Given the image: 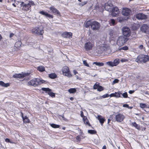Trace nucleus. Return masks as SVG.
Segmentation results:
<instances>
[{
    "mask_svg": "<svg viewBox=\"0 0 149 149\" xmlns=\"http://www.w3.org/2000/svg\"><path fill=\"white\" fill-rule=\"evenodd\" d=\"M123 97L125 98H127L128 97V95L127 92H125L122 94Z\"/></svg>",
    "mask_w": 149,
    "mask_h": 149,
    "instance_id": "a18cd8bd",
    "label": "nucleus"
},
{
    "mask_svg": "<svg viewBox=\"0 0 149 149\" xmlns=\"http://www.w3.org/2000/svg\"><path fill=\"white\" fill-rule=\"evenodd\" d=\"M111 12L112 15L113 17H116L119 13V10L117 7H113Z\"/></svg>",
    "mask_w": 149,
    "mask_h": 149,
    "instance_id": "4468645a",
    "label": "nucleus"
},
{
    "mask_svg": "<svg viewBox=\"0 0 149 149\" xmlns=\"http://www.w3.org/2000/svg\"><path fill=\"white\" fill-rule=\"evenodd\" d=\"M21 116L22 118L23 122L25 123H30V120L26 116H24L23 114L22 111L21 112Z\"/></svg>",
    "mask_w": 149,
    "mask_h": 149,
    "instance_id": "aec40b11",
    "label": "nucleus"
},
{
    "mask_svg": "<svg viewBox=\"0 0 149 149\" xmlns=\"http://www.w3.org/2000/svg\"><path fill=\"white\" fill-rule=\"evenodd\" d=\"M81 137L82 139H84L85 138V136H84V134L82 132H81Z\"/></svg>",
    "mask_w": 149,
    "mask_h": 149,
    "instance_id": "6e6d98bb",
    "label": "nucleus"
},
{
    "mask_svg": "<svg viewBox=\"0 0 149 149\" xmlns=\"http://www.w3.org/2000/svg\"><path fill=\"white\" fill-rule=\"evenodd\" d=\"M137 62L145 63L149 61V56L148 55L141 54L139 55L136 59Z\"/></svg>",
    "mask_w": 149,
    "mask_h": 149,
    "instance_id": "f03ea898",
    "label": "nucleus"
},
{
    "mask_svg": "<svg viewBox=\"0 0 149 149\" xmlns=\"http://www.w3.org/2000/svg\"><path fill=\"white\" fill-rule=\"evenodd\" d=\"M99 85V83L97 82L93 86V89H97Z\"/></svg>",
    "mask_w": 149,
    "mask_h": 149,
    "instance_id": "c9c22d12",
    "label": "nucleus"
},
{
    "mask_svg": "<svg viewBox=\"0 0 149 149\" xmlns=\"http://www.w3.org/2000/svg\"><path fill=\"white\" fill-rule=\"evenodd\" d=\"M88 133L91 134H95L97 133L96 131L94 130H88Z\"/></svg>",
    "mask_w": 149,
    "mask_h": 149,
    "instance_id": "2f4dec72",
    "label": "nucleus"
},
{
    "mask_svg": "<svg viewBox=\"0 0 149 149\" xmlns=\"http://www.w3.org/2000/svg\"><path fill=\"white\" fill-rule=\"evenodd\" d=\"M109 96L110 97H115V93L111 94Z\"/></svg>",
    "mask_w": 149,
    "mask_h": 149,
    "instance_id": "4d7b16f0",
    "label": "nucleus"
},
{
    "mask_svg": "<svg viewBox=\"0 0 149 149\" xmlns=\"http://www.w3.org/2000/svg\"><path fill=\"white\" fill-rule=\"evenodd\" d=\"M123 107L126 108H129V106L128 104H124L123 105Z\"/></svg>",
    "mask_w": 149,
    "mask_h": 149,
    "instance_id": "bf43d9fd",
    "label": "nucleus"
},
{
    "mask_svg": "<svg viewBox=\"0 0 149 149\" xmlns=\"http://www.w3.org/2000/svg\"><path fill=\"white\" fill-rule=\"evenodd\" d=\"M119 81V80L117 79H115L113 81V83L115 84L118 83Z\"/></svg>",
    "mask_w": 149,
    "mask_h": 149,
    "instance_id": "864d4df0",
    "label": "nucleus"
},
{
    "mask_svg": "<svg viewBox=\"0 0 149 149\" xmlns=\"http://www.w3.org/2000/svg\"><path fill=\"white\" fill-rule=\"evenodd\" d=\"M73 72L74 75H75L76 74L78 73V72L76 70H74L73 71Z\"/></svg>",
    "mask_w": 149,
    "mask_h": 149,
    "instance_id": "0e129e2a",
    "label": "nucleus"
},
{
    "mask_svg": "<svg viewBox=\"0 0 149 149\" xmlns=\"http://www.w3.org/2000/svg\"><path fill=\"white\" fill-rule=\"evenodd\" d=\"M143 45H141L139 47V48L140 49H143Z\"/></svg>",
    "mask_w": 149,
    "mask_h": 149,
    "instance_id": "052dcab7",
    "label": "nucleus"
},
{
    "mask_svg": "<svg viewBox=\"0 0 149 149\" xmlns=\"http://www.w3.org/2000/svg\"><path fill=\"white\" fill-rule=\"evenodd\" d=\"M20 6L22 7V9L23 11H28L31 10V6L35 5L34 2L32 1H29V3H25L24 2H21Z\"/></svg>",
    "mask_w": 149,
    "mask_h": 149,
    "instance_id": "f257e3e1",
    "label": "nucleus"
},
{
    "mask_svg": "<svg viewBox=\"0 0 149 149\" xmlns=\"http://www.w3.org/2000/svg\"><path fill=\"white\" fill-rule=\"evenodd\" d=\"M123 35L125 37H129L131 34L130 29L126 27H123Z\"/></svg>",
    "mask_w": 149,
    "mask_h": 149,
    "instance_id": "9d476101",
    "label": "nucleus"
},
{
    "mask_svg": "<svg viewBox=\"0 0 149 149\" xmlns=\"http://www.w3.org/2000/svg\"><path fill=\"white\" fill-rule=\"evenodd\" d=\"M113 6V4L111 1H108L107 3H105L104 6L105 9L108 11H110L111 7Z\"/></svg>",
    "mask_w": 149,
    "mask_h": 149,
    "instance_id": "2eb2a0df",
    "label": "nucleus"
},
{
    "mask_svg": "<svg viewBox=\"0 0 149 149\" xmlns=\"http://www.w3.org/2000/svg\"><path fill=\"white\" fill-rule=\"evenodd\" d=\"M62 72L63 74L65 76L71 77L72 75L70 72L69 68L67 66L63 67L62 69Z\"/></svg>",
    "mask_w": 149,
    "mask_h": 149,
    "instance_id": "0eeeda50",
    "label": "nucleus"
},
{
    "mask_svg": "<svg viewBox=\"0 0 149 149\" xmlns=\"http://www.w3.org/2000/svg\"><path fill=\"white\" fill-rule=\"evenodd\" d=\"M136 17L139 20L146 19H147L148 17L143 13H139L136 14Z\"/></svg>",
    "mask_w": 149,
    "mask_h": 149,
    "instance_id": "ddd939ff",
    "label": "nucleus"
},
{
    "mask_svg": "<svg viewBox=\"0 0 149 149\" xmlns=\"http://www.w3.org/2000/svg\"><path fill=\"white\" fill-rule=\"evenodd\" d=\"M70 100H71V101H72L74 100V98L73 97H70Z\"/></svg>",
    "mask_w": 149,
    "mask_h": 149,
    "instance_id": "338daca9",
    "label": "nucleus"
},
{
    "mask_svg": "<svg viewBox=\"0 0 149 149\" xmlns=\"http://www.w3.org/2000/svg\"><path fill=\"white\" fill-rule=\"evenodd\" d=\"M88 3V1H86L81 2L78 3V5L81 6H82L86 5Z\"/></svg>",
    "mask_w": 149,
    "mask_h": 149,
    "instance_id": "f704fd0d",
    "label": "nucleus"
},
{
    "mask_svg": "<svg viewBox=\"0 0 149 149\" xmlns=\"http://www.w3.org/2000/svg\"><path fill=\"white\" fill-rule=\"evenodd\" d=\"M83 64L86 66L89 67V65L87 63L86 60H84L83 61Z\"/></svg>",
    "mask_w": 149,
    "mask_h": 149,
    "instance_id": "de8ad7c7",
    "label": "nucleus"
},
{
    "mask_svg": "<svg viewBox=\"0 0 149 149\" xmlns=\"http://www.w3.org/2000/svg\"><path fill=\"white\" fill-rule=\"evenodd\" d=\"M48 77L50 79H54L57 77V75L55 73H52L48 74Z\"/></svg>",
    "mask_w": 149,
    "mask_h": 149,
    "instance_id": "393cba45",
    "label": "nucleus"
},
{
    "mask_svg": "<svg viewBox=\"0 0 149 149\" xmlns=\"http://www.w3.org/2000/svg\"><path fill=\"white\" fill-rule=\"evenodd\" d=\"M10 84L9 83H5L2 81H0V85L5 87H7L10 86Z\"/></svg>",
    "mask_w": 149,
    "mask_h": 149,
    "instance_id": "a878e982",
    "label": "nucleus"
},
{
    "mask_svg": "<svg viewBox=\"0 0 149 149\" xmlns=\"http://www.w3.org/2000/svg\"><path fill=\"white\" fill-rule=\"evenodd\" d=\"M132 126L135 127L136 129L139 130L140 129V127L139 125L136 123L134 122L132 123Z\"/></svg>",
    "mask_w": 149,
    "mask_h": 149,
    "instance_id": "c85d7f7f",
    "label": "nucleus"
},
{
    "mask_svg": "<svg viewBox=\"0 0 149 149\" xmlns=\"http://www.w3.org/2000/svg\"><path fill=\"white\" fill-rule=\"evenodd\" d=\"M93 64H95L96 65H97L100 66H103L104 65V64L103 63H100L97 62H94L93 63Z\"/></svg>",
    "mask_w": 149,
    "mask_h": 149,
    "instance_id": "473e14b6",
    "label": "nucleus"
},
{
    "mask_svg": "<svg viewBox=\"0 0 149 149\" xmlns=\"http://www.w3.org/2000/svg\"><path fill=\"white\" fill-rule=\"evenodd\" d=\"M50 125L52 127L54 128H59L60 125H56L54 123L50 124Z\"/></svg>",
    "mask_w": 149,
    "mask_h": 149,
    "instance_id": "7c9ffc66",
    "label": "nucleus"
},
{
    "mask_svg": "<svg viewBox=\"0 0 149 149\" xmlns=\"http://www.w3.org/2000/svg\"><path fill=\"white\" fill-rule=\"evenodd\" d=\"M140 26L139 24L134 23L132 24L131 28L133 30H136L139 28Z\"/></svg>",
    "mask_w": 149,
    "mask_h": 149,
    "instance_id": "4be33fe9",
    "label": "nucleus"
},
{
    "mask_svg": "<svg viewBox=\"0 0 149 149\" xmlns=\"http://www.w3.org/2000/svg\"><path fill=\"white\" fill-rule=\"evenodd\" d=\"M37 70L40 72H43L45 70V67L42 66H39L37 67Z\"/></svg>",
    "mask_w": 149,
    "mask_h": 149,
    "instance_id": "cd10ccee",
    "label": "nucleus"
},
{
    "mask_svg": "<svg viewBox=\"0 0 149 149\" xmlns=\"http://www.w3.org/2000/svg\"><path fill=\"white\" fill-rule=\"evenodd\" d=\"M111 23L112 24V25L114 26L115 25V21L113 19H111Z\"/></svg>",
    "mask_w": 149,
    "mask_h": 149,
    "instance_id": "c03bdc74",
    "label": "nucleus"
},
{
    "mask_svg": "<svg viewBox=\"0 0 149 149\" xmlns=\"http://www.w3.org/2000/svg\"><path fill=\"white\" fill-rule=\"evenodd\" d=\"M128 61V59L124 58H122L121 60V61L122 62H127Z\"/></svg>",
    "mask_w": 149,
    "mask_h": 149,
    "instance_id": "603ef678",
    "label": "nucleus"
},
{
    "mask_svg": "<svg viewBox=\"0 0 149 149\" xmlns=\"http://www.w3.org/2000/svg\"><path fill=\"white\" fill-rule=\"evenodd\" d=\"M106 148H107L106 146L104 145L103 146L102 149H106Z\"/></svg>",
    "mask_w": 149,
    "mask_h": 149,
    "instance_id": "69168bd1",
    "label": "nucleus"
},
{
    "mask_svg": "<svg viewBox=\"0 0 149 149\" xmlns=\"http://www.w3.org/2000/svg\"><path fill=\"white\" fill-rule=\"evenodd\" d=\"M94 45V42L89 41L85 43L84 47L86 51L88 52L92 50Z\"/></svg>",
    "mask_w": 149,
    "mask_h": 149,
    "instance_id": "39448f33",
    "label": "nucleus"
},
{
    "mask_svg": "<svg viewBox=\"0 0 149 149\" xmlns=\"http://www.w3.org/2000/svg\"><path fill=\"white\" fill-rule=\"evenodd\" d=\"M42 90L46 92H49L50 91H52L49 88H42Z\"/></svg>",
    "mask_w": 149,
    "mask_h": 149,
    "instance_id": "72a5a7b5",
    "label": "nucleus"
},
{
    "mask_svg": "<svg viewBox=\"0 0 149 149\" xmlns=\"http://www.w3.org/2000/svg\"><path fill=\"white\" fill-rule=\"evenodd\" d=\"M47 93L49 95L52 97H55V94L52 92V91H50L49 92H47Z\"/></svg>",
    "mask_w": 149,
    "mask_h": 149,
    "instance_id": "e433bc0d",
    "label": "nucleus"
},
{
    "mask_svg": "<svg viewBox=\"0 0 149 149\" xmlns=\"http://www.w3.org/2000/svg\"><path fill=\"white\" fill-rule=\"evenodd\" d=\"M125 118V116L123 114L120 113L116 114L115 116L116 120L118 122L123 121Z\"/></svg>",
    "mask_w": 149,
    "mask_h": 149,
    "instance_id": "9b49d317",
    "label": "nucleus"
},
{
    "mask_svg": "<svg viewBox=\"0 0 149 149\" xmlns=\"http://www.w3.org/2000/svg\"><path fill=\"white\" fill-rule=\"evenodd\" d=\"M140 107L142 108H146L147 105L146 104L140 103Z\"/></svg>",
    "mask_w": 149,
    "mask_h": 149,
    "instance_id": "79ce46f5",
    "label": "nucleus"
},
{
    "mask_svg": "<svg viewBox=\"0 0 149 149\" xmlns=\"http://www.w3.org/2000/svg\"><path fill=\"white\" fill-rule=\"evenodd\" d=\"M109 96V95L108 94H106L102 96V97L103 98H105L106 97H108Z\"/></svg>",
    "mask_w": 149,
    "mask_h": 149,
    "instance_id": "8fccbe9b",
    "label": "nucleus"
},
{
    "mask_svg": "<svg viewBox=\"0 0 149 149\" xmlns=\"http://www.w3.org/2000/svg\"><path fill=\"white\" fill-rule=\"evenodd\" d=\"M22 42L21 41L16 42L15 44V47L17 49H19L21 46Z\"/></svg>",
    "mask_w": 149,
    "mask_h": 149,
    "instance_id": "5701e85b",
    "label": "nucleus"
},
{
    "mask_svg": "<svg viewBox=\"0 0 149 149\" xmlns=\"http://www.w3.org/2000/svg\"><path fill=\"white\" fill-rule=\"evenodd\" d=\"M131 13V10L127 8H123L122 11V14L126 16H129Z\"/></svg>",
    "mask_w": 149,
    "mask_h": 149,
    "instance_id": "f8f14e48",
    "label": "nucleus"
},
{
    "mask_svg": "<svg viewBox=\"0 0 149 149\" xmlns=\"http://www.w3.org/2000/svg\"><path fill=\"white\" fill-rule=\"evenodd\" d=\"M72 33L71 32L65 31L63 32L61 34L62 36L65 38L70 39L72 38Z\"/></svg>",
    "mask_w": 149,
    "mask_h": 149,
    "instance_id": "dca6fc26",
    "label": "nucleus"
},
{
    "mask_svg": "<svg viewBox=\"0 0 149 149\" xmlns=\"http://www.w3.org/2000/svg\"><path fill=\"white\" fill-rule=\"evenodd\" d=\"M113 63V65H114V66H116L118 64L119 61H118V60L115 59Z\"/></svg>",
    "mask_w": 149,
    "mask_h": 149,
    "instance_id": "a19ab883",
    "label": "nucleus"
},
{
    "mask_svg": "<svg viewBox=\"0 0 149 149\" xmlns=\"http://www.w3.org/2000/svg\"><path fill=\"white\" fill-rule=\"evenodd\" d=\"M115 95L116 97L118 98L120 97V94L118 92H115Z\"/></svg>",
    "mask_w": 149,
    "mask_h": 149,
    "instance_id": "09e8293b",
    "label": "nucleus"
},
{
    "mask_svg": "<svg viewBox=\"0 0 149 149\" xmlns=\"http://www.w3.org/2000/svg\"><path fill=\"white\" fill-rule=\"evenodd\" d=\"M92 21H91V20H88L85 23V27L86 28H88L90 26L91 27V25L92 24Z\"/></svg>",
    "mask_w": 149,
    "mask_h": 149,
    "instance_id": "bb28decb",
    "label": "nucleus"
},
{
    "mask_svg": "<svg viewBox=\"0 0 149 149\" xmlns=\"http://www.w3.org/2000/svg\"><path fill=\"white\" fill-rule=\"evenodd\" d=\"M80 116H81L83 118H84V117L86 116H84L83 112L82 111H80Z\"/></svg>",
    "mask_w": 149,
    "mask_h": 149,
    "instance_id": "5fc2aeb1",
    "label": "nucleus"
},
{
    "mask_svg": "<svg viewBox=\"0 0 149 149\" xmlns=\"http://www.w3.org/2000/svg\"><path fill=\"white\" fill-rule=\"evenodd\" d=\"M39 13L41 15L47 17H48L49 18H53L54 17L53 15L48 13L46 11L42 10L40 11Z\"/></svg>",
    "mask_w": 149,
    "mask_h": 149,
    "instance_id": "f3484780",
    "label": "nucleus"
},
{
    "mask_svg": "<svg viewBox=\"0 0 149 149\" xmlns=\"http://www.w3.org/2000/svg\"><path fill=\"white\" fill-rule=\"evenodd\" d=\"M134 92V90H132H132H130L129 91V93L130 94H132Z\"/></svg>",
    "mask_w": 149,
    "mask_h": 149,
    "instance_id": "680f3d73",
    "label": "nucleus"
},
{
    "mask_svg": "<svg viewBox=\"0 0 149 149\" xmlns=\"http://www.w3.org/2000/svg\"><path fill=\"white\" fill-rule=\"evenodd\" d=\"M30 74V73H24L22 72L21 74H15L13 75V77L15 78L22 79L24 77L29 76Z\"/></svg>",
    "mask_w": 149,
    "mask_h": 149,
    "instance_id": "1a4fd4ad",
    "label": "nucleus"
},
{
    "mask_svg": "<svg viewBox=\"0 0 149 149\" xmlns=\"http://www.w3.org/2000/svg\"><path fill=\"white\" fill-rule=\"evenodd\" d=\"M83 120L85 124L88 125L89 126H91L89 121L86 116L84 117V118H83Z\"/></svg>",
    "mask_w": 149,
    "mask_h": 149,
    "instance_id": "b1692460",
    "label": "nucleus"
},
{
    "mask_svg": "<svg viewBox=\"0 0 149 149\" xmlns=\"http://www.w3.org/2000/svg\"><path fill=\"white\" fill-rule=\"evenodd\" d=\"M76 141L77 142H78V143L79 142L81 141V138L80 137V136H79V135L77 136L76 137Z\"/></svg>",
    "mask_w": 149,
    "mask_h": 149,
    "instance_id": "58836bf2",
    "label": "nucleus"
},
{
    "mask_svg": "<svg viewBox=\"0 0 149 149\" xmlns=\"http://www.w3.org/2000/svg\"><path fill=\"white\" fill-rule=\"evenodd\" d=\"M5 141L6 142H8V143H13V142H11L10 141V139L8 138H6V139H5Z\"/></svg>",
    "mask_w": 149,
    "mask_h": 149,
    "instance_id": "3c124183",
    "label": "nucleus"
},
{
    "mask_svg": "<svg viewBox=\"0 0 149 149\" xmlns=\"http://www.w3.org/2000/svg\"><path fill=\"white\" fill-rule=\"evenodd\" d=\"M129 48L127 46H125L122 47H121L120 49V50H127Z\"/></svg>",
    "mask_w": 149,
    "mask_h": 149,
    "instance_id": "ea45409f",
    "label": "nucleus"
},
{
    "mask_svg": "<svg viewBox=\"0 0 149 149\" xmlns=\"http://www.w3.org/2000/svg\"><path fill=\"white\" fill-rule=\"evenodd\" d=\"M128 39L123 36H119L117 40V44L119 46L123 45L128 40Z\"/></svg>",
    "mask_w": 149,
    "mask_h": 149,
    "instance_id": "423d86ee",
    "label": "nucleus"
},
{
    "mask_svg": "<svg viewBox=\"0 0 149 149\" xmlns=\"http://www.w3.org/2000/svg\"><path fill=\"white\" fill-rule=\"evenodd\" d=\"M100 27V24L97 21H94L92 22L91 25V29L94 31H96L99 29Z\"/></svg>",
    "mask_w": 149,
    "mask_h": 149,
    "instance_id": "6e6552de",
    "label": "nucleus"
},
{
    "mask_svg": "<svg viewBox=\"0 0 149 149\" xmlns=\"http://www.w3.org/2000/svg\"><path fill=\"white\" fill-rule=\"evenodd\" d=\"M61 116L62 117V118L65 121H68L67 119L64 117V116L63 115H62Z\"/></svg>",
    "mask_w": 149,
    "mask_h": 149,
    "instance_id": "13d9d810",
    "label": "nucleus"
},
{
    "mask_svg": "<svg viewBox=\"0 0 149 149\" xmlns=\"http://www.w3.org/2000/svg\"><path fill=\"white\" fill-rule=\"evenodd\" d=\"M2 39V37L1 35L0 34V41H1V39Z\"/></svg>",
    "mask_w": 149,
    "mask_h": 149,
    "instance_id": "774afa93",
    "label": "nucleus"
},
{
    "mask_svg": "<svg viewBox=\"0 0 149 149\" xmlns=\"http://www.w3.org/2000/svg\"><path fill=\"white\" fill-rule=\"evenodd\" d=\"M140 30L144 33H147L149 32V27L146 24H143L140 28Z\"/></svg>",
    "mask_w": 149,
    "mask_h": 149,
    "instance_id": "a211bd4d",
    "label": "nucleus"
},
{
    "mask_svg": "<svg viewBox=\"0 0 149 149\" xmlns=\"http://www.w3.org/2000/svg\"><path fill=\"white\" fill-rule=\"evenodd\" d=\"M117 20L118 22H122L124 21V19L122 17H118L117 18Z\"/></svg>",
    "mask_w": 149,
    "mask_h": 149,
    "instance_id": "49530a36",
    "label": "nucleus"
},
{
    "mask_svg": "<svg viewBox=\"0 0 149 149\" xmlns=\"http://www.w3.org/2000/svg\"><path fill=\"white\" fill-rule=\"evenodd\" d=\"M31 33L34 35H42L44 33L43 28L40 26L35 27L32 29Z\"/></svg>",
    "mask_w": 149,
    "mask_h": 149,
    "instance_id": "7ed1b4c3",
    "label": "nucleus"
},
{
    "mask_svg": "<svg viewBox=\"0 0 149 149\" xmlns=\"http://www.w3.org/2000/svg\"><path fill=\"white\" fill-rule=\"evenodd\" d=\"M97 90L98 91H101L104 90V88L102 86L99 85L97 89Z\"/></svg>",
    "mask_w": 149,
    "mask_h": 149,
    "instance_id": "37998d69",
    "label": "nucleus"
},
{
    "mask_svg": "<svg viewBox=\"0 0 149 149\" xmlns=\"http://www.w3.org/2000/svg\"><path fill=\"white\" fill-rule=\"evenodd\" d=\"M97 119L99 120L101 125H102L104 121H105V119L104 117H102L101 115H98L97 117Z\"/></svg>",
    "mask_w": 149,
    "mask_h": 149,
    "instance_id": "412c9836",
    "label": "nucleus"
},
{
    "mask_svg": "<svg viewBox=\"0 0 149 149\" xmlns=\"http://www.w3.org/2000/svg\"><path fill=\"white\" fill-rule=\"evenodd\" d=\"M14 36V34L13 33H11L10 34V37L11 38Z\"/></svg>",
    "mask_w": 149,
    "mask_h": 149,
    "instance_id": "e2e57ef3",
    "label": "nucleus"
},
{
    "mask_svg": "<svg viewBox=\"0 0 149 149\" xmlns=\"http://www.w3.org/2000/svg\"><path fill=\"white\" fill-rule=\"evenodd\" d=\"M77 91L75 88H70L68 90V91L70 93H73L76 92Z\"/></svg>",
    "mask_w": 149,
    "mask_h": 149,
    "instance_id": "c756f323",
    "label": "nucleus"
},
{
    "mask_svg": "<svg viewBox=\"0 0 149 149\" xmlns=\"http://www.w3.org/2000/svg\"><path fill=\"white\" fill-rule=\"evenodd\" d=\"M49 9L53 13H55L59 16H61V13L59 10L56 9L54 6H52L49 8Z\"/></svg>",
    "mask_w": 149,
    "mask_h": 149,
    "instance_id": "6ab92c4d",
    "label": "nucleus"
},
{
    "mask_svg": "<svg viewBox=\"0 0 149 149\" xmlns=\"http://www.w3.org/2000/svg\"><path fill=\"white\" fill-rule=\"evenodd\" d=\"M42 80H39L36 78H34L30 80L28 82V85L29 86H32L34 87L38 86L39 85L43 83Z\"/></svg>",
    "mask_w": 149,
    "mask_h": 149,
    "instance_id": "20e7f679",
    "label": "nucleus"
},
{
    "mask_svg": "<svg viewBox=\"0 0 149 149\" xmlns=\"http://www.w3.org/2000/svg\"><path fill=\"white\" fill-rule=\"evenodd\" d=\"M106 64L110 66L113 67L114 66V65H113V62L111 61L107 62L106 63Z\"/></svg>",
    "mask_w": 149,
    "mask_h": 149,
    "instance_id": "4c0bfd02",
    "label": "nucleus"
}]
</instances>
